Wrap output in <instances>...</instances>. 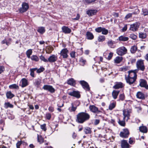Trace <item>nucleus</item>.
Here are the masks:
<instances>
[{"mask_svg":"<svg viewBox=\"0 0 148 148\" xmlns=\"http://www.w3.org/2000/svg\"><path fill=\"white\" fill-rule=\"evenodd\" d=\"M76 121L80 123H83L88 120L90 118V116L88 113L82 112L79 113L76 116Z\"/></svg>","mask_w":148,"mask_h":148,"instance_id":"1","label":"nucleus"},{"mask_svg":"<svg viewBox=\"0 0 148 148\" xmlns=\"http://www.w3.org/2000/svg\"><path fill=\"white\" fill-rule=\"evenodd\" d=\"M136 66L137 69L143 71L145 69L144 60L141 59L138 60L136 62Z\"/></svg>","mask_w":148,"mask_h":148,"instance_id":"2","label":"nucleus"},{"mask_svg":"<svg viewBox=\"0 0 148 148\" xmlns=\"http://www.w3.org/2000/svg\"><path fill=\"white\" fill-rule=\"evenodd\" d=\"M127 50L124 47H121L118 49L116 51L117 53L120 56H123L127 53Z\"/></svg>","mask_w":148,"mask_h":148,"instance_id":"3","label":"nucleus"},{"mask_svg":"<svg viewBox=\"0 0 148 148\" xmlns=\"http://www.w3.org/2000/svg\"><path fill=\"white\" fill-rule=\"evenodd\" d=\"M140 23L139 22H136L130 25L129 30L133 32H135L138 30L139 27Z\"/></svg>","mask_w":148,"mask_h":148,"instance_id":"4","label":"nucleus"},{"mask_svg":"<svg viewBox=\"0 0 148 148\" xmlns=\"http://www.w3.org/2000/svg\"><path fill=\"white\" fill-rule=\"evenodd\" d=\"M22 7L19 9V12L23 13L26 11L29 8L28 4L26 3H23L22 5Z\"/></svg>","mask_w":148,"mask_h":148,"instance_id":"5","label":"nucleus"},{"mask_svg":"<svg viewBox=\"0 0 148 148\" xmlns=\"http://www.w3.org/2000/svg\"><path fill=\"white\" fill-rule=\"evenodd\" d=\"M129 134V132L128 130L127 129H125L123 130L122 132H120V135L121 137L126 138L128 137Z\"/></svg>","mask_w":148,"mask_h":148,"instance_id":"6","label":"nucleus"},{"mask_svg":"<svg viewBox=\"0 0 148 148\" xmlns=\"http://www.w3.org/2000/svg\"><path fill=\"white\" fill-rule=\"evenodd\" d=\"M44 90H48L51 93H54L55 91V89L53 87L50 85H44L42 88Z\"/></svg>","mask_w":148,"mask_h":148,"instance_id":"7","label":"nucleus"},{"mask_svg":"<svg viewBox=\"0 0 148 148\" xmlns=\"http://www.w3.org/2000/svg\"><path fill=\"white\" fill-rule=\"evenodd\" d=\"M138 69L129 71L128 72V77L133 78H135V79H136L137 78L136 73L138 72Z\"/></svg>","mask_w":148,"mask_h":148,"instance_id":"8","label":"nucleus"},{"mask_svg":"<svg viewBox=\"0 0 148 148\" xmlns=\"http://www.w3.org/2000/svg\"><path fill=\"white\" fill-rule=\"evenodd\" d=\"M80 83L84 89L88 91L90 90V88L87 82L83 80L80 81Z\"/></svg>","mask_w":148,"mask_h":148,"instance_id":"9","label":"nucleus"},{"mask_svg":"<svg viewBox=\"0 0 148 148\" xmlns=\"http://www.w3.org/2000/svg\"><path fill=\"white\" fill-rule=\"evenodd\" d=\"M123 114L124 116L123 119L126 118L127 121L129 119L130 116V112L127 109H125L123 111Z\"/></svg>","mask_w":148,"mask_h":148,"instance_id":"10","label":"nucleus"},{"mask_svg":"<svg viewBox=\"0 0 148 148\" xmlns=\"http://www.w3.org/2000/svg\"><path fill=\"white\" fill-rule=\"evenodd\" d=\"M125 79L126 82L129 84L131 85L133 84L136 81L135 78H132L129 77H125Z\"/></svg>","mask_w":148,"mask_h":148,"instance_id":"11","label":"nucleus"},{"mask_svg":"<svg viewBox=\"0 0 148 148\" xmlns=\"http://www.w3.org/2000/svg\"><path fill=\"white\" fill-rule=\"evenodd\" d=\"M68 53V50L66 48L63 49L60 52V55L63 56L64 58H67L68 56L67 53Z\"/></svg>","mask_w":148,"mask_h":148,"instance_id":"12","label":"nucleus"},{"mask_svg":"<svg viewBox=\"0 0 148 148\" xmlns=\"http://www.w3.org/2000/svg\"><path fill=\"white\" fill-rule=\"evenodd\" d=\"M69 95L75 97L77 98H79L80 97V95L79 92L74 91L70 92L69 93Z\"/></svg>","mask_w":148,"mask_h":148,"instance_id":"13","label":"nucleus"},{"mask_svg":"<svg viewBox=\"0 0 148 148\" xmlns=\"http://www.w3.org/2000/svg\"><path fill=\"white\" fill-rule=\"evenodd\" d=\"M62 32L66 34H69L71 32V29L68 27L64 26H63L62 27Z\"/></svg>","mask_w":148,"mask_h":148,"instance_id":"14","label":"nucleus"},{"mask_svg":"<svg viewBox=\"0 0 148 148\" xmlns=\"http://www.w3.org/2000/svg\"><path fill=\"white\" fill-rule=\"evenodd\" d=\"M121 145L122 148H129V145L125 140H123L121 142Z\"/></svg>","mask_w":148,"mask_h":148,"instance_id":"15","label":"nucleus"},{"mask_svg":"<svg viewBox=\"0 0 148 148\" xmlns=\"http://www.w3.org/2000/svg\"><path fill=\"white\" fill-rule=\"evenodd\" d=\"M57 56L54 55H53L49 57L48 61L50 62H54L57 60Z\"/></svg>","mask_w":148,"mask_h":148,"instance_id":"16","label":"nucleus"},{"mask_svg":"<svg viewBox=\"0 0 148 148\" xmlns=\"http://www.w3.org/2000/svg\"><path fill=\"white\" fill-rule=\"evenodd\" d=\"M90 110L93 112L98 113L100 112V111L98 110V108L94 105L90 106L89 107Z\"/></svg>","mask_w":148,"mask_h":148,"instance_id":"17","label":"nucleus"},{"mask_svg":"<svg viewBox=\"0 0 148 148\" xmlns=\"http://www.w3.org/2000/svg\"><path fill=\"white\" fill-rule=\"evenodd\" d=\"M77 102H75L71 103V107L69 108V110H70V112H75L76 110L77 106L79 105H76L75 104V103Z\"/></svg>","mask_w":148,"mask_h":148,"instance_id":"18","label":"nucleus"},{"mask_svg":"<svg viewBox=\"0 0 148 148\" xmlns=\"http://www.w3.org/2000/svg\"><path fill=\"white\" fill-rule=\"evenodd\" d=\"M136 96L137 98L141 99H145L144 94L141 92H137L136 95Z\"/></svg>","mask_w":148,"mask_h":148,"instance_id":"19","label":"nucleus"},{"mask_svg":"<svg viewBox=\"0 0 148 148\" xmlns=\"http://www.w3.org/2000/svg\"><path fill=\"white\" fill-rule=\"evenodd\" d=\"M119 92V91L114 90L112 93V95L114 99H116L117 98Z\"/></svg>","mask_w":148,"mask_h":148,"instance_id":"20","label":"nucleus"},{"mask_svg":"<svg viewBox=\"0 0 148 148\" xmlns=\"http://www.w3.org/2000/svg\"><path fill=\"white\" fill-rule=\"evenodd\" d=\"M123 87V84L121 82H119L116 83L114 86L113 88L115 89H118L119 88H122Z\"/></svg>","mask_w":148,"mask_h":148,"instance_id":"21","label":"nucleus"},{"mask_svg":"<svg viewBox=\"0 0 148 148\" xmlns=\"http://www.w3.org/2000/svg\"><path fill=\"white\" fill-rule=\"evenodd\" d=\"M147 85V82L146 80L144 79H141L140 82V86L141 87L146 88Z\"/></svg>","mask_w":148,"mask_h":148,"instance_id":"22","label":"nucleus"},{"mask_svg":"<svg viewBox=\"0 0 148 148\" xmlns=\"http://www.w3.org/2000/svg\"><path fill=\"white\" fill-rule=\"evenodd\" d=\"M21 81L22 82V87L23 88L28 85L27 80L25 78H23L21 80Z\"/></svg>","mask_w":148,"mask_h":148,"instance_id":"23","label":"nucleus"},{"mask_svg":"<svg viewBox=\"0 0 148 148\" xmlns=\"http://www.w3.org/2000/svg\"><path fill=\"white\" fill-rule=\"evenodd\" d=\"M87 38L89 40H92L94 38V36L92 33L88 32L86 34Z\"/></svg>","mask_w":148,"mask_h":148,"instance_id":"24","label":"nucleus"},{"mask_svg":"<svg viewBox=\"0 0 148 148\" xmlns=\"http://www.w3.org/2000/svg\"><path fill=\"white\" fill-rule=\"evenodd\" d=\"M6 96L8 99H11L14 96V95L10 91L7 92L6 93Z\"/></svg>","mask_w":148,"mask_h":148,"instance_id":"25","label":"nucleus"},{"mask_svg":"<svg viewBox=\"0 0 148 148\" xmlns=\"http://www.w3.org/2000/svg\"><path fill=\"white\" fill-rule=\"evenodd\" d=\"M97 11L95 10H90L87 11V14L90 16H92L96 13Z\"/></svg>","mask_w":148,"mask_h":148,"instance_id":"26","label":"nucleus"},{"mask_svg":"<svg viewBox=\"0 0 148 148\" xmlns=\"http://www.w3.org/2000/svg\"><path fill=\"white\" fill-rule=\"evenodd\" d=\"M128 37L124 36H121L119 37V40L121 41H126L128 40Z\"/></svg>","mask_w":148,"mask_h":148,"instance_id":"27","label":"nucleus"},{"mask_svg":"<svg viewBox=\"0 0 148 148\" xmlns=\"http://www.w3.org/2000/svg\"><path fill=\"white\" fill-rule=\"evenodd\" d=\"M114 42L112 40H110L108 41L107 42V45L108 47L111 48H114Z\"/></svg>","mask_w":148,"mask_h":148,"instance_id":"28","label":"nucleus"},{"mask_svg":"<svg viewBox=\"0 0 148 148\" xmlns=\"http://www.w3.org/2000/svg\"><path fill=\"white\" fill-rule=\"evenodd\" d=\"M139 130L141 132L146 133L147 132V129L146 127L144 126H141L139 127Z\"/></svg>","mask_w":148,"mask_h":148,"instance_id":"29","label":"nucleus"},{"mask_svg":"<svg viewBox=\"0 0 148 148\" xmlns=\"http://www.w3.org/2000/svg\"><path fill=\"white\" fill-rule=\"evenodd\" d=\"M4 105V107L6 109H7L9 107L12 108L13 107V105L10 104L9 102H5Z\"/></svg>","mask_w":148,"mask_h":148,"instance_id":"30","label":"nucleus"},{"mask_svg":"<svg viewBox=\"0 0 148 148\" xmlns=\"http://www.w3.org/2000/svg\"><path fill=\"white\" fill-rule=\"evenodd\" d=\"M41 83V80L39 79H38L35 80L34 82V85L37 87H38Z\"/></svg>","mask_w":148,"mask_h":148,"instance_id":"31","label":"nucleus"},{"mask_svg":"<svg viewBox=\"0 0 148 148\" xmlns=\"http://www.w3.org/2000/svg\"><path fill=\"white\" fill-rule=\"evenodd\" d=\"M123 58L122 57L118 56L114 60L115 62L116 63H120L122 60Z\"/></svg>","mask_w":148,"mask_h":148,"instance_id":"32","label":"nucleus"},{"mask_svg":"<svg viewBox=\"0 0 148 148\" xmlns=\"http://www.w3.org/2000/svg\"><path fill=\"white\" fill-rule=\"evenodd\" d=\"M37 31L41 34H43L45 32L44 27H39L37 30Z\"/></svg>","mask_w":148,"mask_h":148,"instance_id":"33","label":"nucleus"},{"mask_svg":"<svg viewBox=\"0 0 148 148\" xmlns=\"http://www.w3.org/2000/svg\"><path fill=\"white\" fill-rule=\"evenodd\" d=\"M37 69V68H34L33 69H30V75L33 77H35V76L34 75V71H36Z\"/></svg>","mask_w":148,"mask_h":148,"instance_id":"34","label":"nucleus"},{"mask_svg":"<svg viewBox=\"0 0 148 148\" xmlns=\"http://www.w3.org/2000/svg\"><path fill=\"white\" fill-rule=\"evenodd\" d=\"M79 62L80 64L82 66H84L85 64L86 61L83 58H81L79 59Z\"/></svg>","mask_w":148,"mask_h":148,"instance_id":"35","label":"nucleus"},{"mask_svg":"<svg viewBox=\"0 0 148 148\" xmlns=\"http://www.w3.org/2000/svg\"><path fill=\"white\" fill-rule=\"evenodd\" d=\"M67 83L73 86L75 84V81L73 79L71 78L68 81Z\"/></svg>","mask_w":148,"mask_h":148,"instance_id":"36","label":"nucleus"},{"mask_svg":"<svg viewBox=\"0 0 148 148\" xmlns=\"http://www.w3.org/2000/svg\"><path fill=\"white\" fill-rule=\"evenodd\" d=\"M105 38L103 36H100L98 37L97 40L99 42H102L105 40Z\"/></svg>","mask_w":148,"mask_h":148,"instance_id":"37","label":"nucleus"},{"mask_svg":"<svg viewBox=\"0 0 148 148\" xmlns=\"http://www.w3.org/2000/svg\"><path fill=\"white\" fill-rule=\"evenodd\" d=\"M84 132L86 134H90L91 133L90 128L88 127H86L84 130Z\"/></svg>","mask_w":148,"mask_h":148,"instance_id":"38","label":"nucleus"},{"mask_svg":"<svg viewBox=\"0 0 148 148\" xmlns=\"http://www.w3.org/2000/svg\"><path fill=\"white\" fill-rule=\"evenodd\" d=\"M137 47L136 46H133L130 49V51L132 53H135L137 50Z\"/></svg>","mask_w":148,"mask_h":148,"instance_id":"39","label":"nucleus"},{"mask_svg":"<svg viewBox=\"0 0 148 148\" xmlns=\"http://www.w3.org/2000/svg\"><path fill=\"white\" fill-rule=\"evenodd\" d=\"M53 50V47H48L46 48V51L48 53H50Z\"/></svg>","mask_w":148,"mask_h":148,"instance_id":"40","label":"nucleus"},{"mask_svg":"<svg viewBox=\"0 0 148 148\" xmlns=\"http://www.w3.org/2000/svg\"><path fill=\"white\" fill-rule=\"evenodd\" d=\"M9 88L10 89H18L19 88V86H18L16 84H14L12 85H10Z\"/></svg>","mask_w":148,"mask_h":148,"instance_id":"41","label":"nucleus"},{"mask_svg":"<svg viewBox=\"0 0 148 148\" xmlns=\"http://www.w3.org/2000/svg\"><path fill=\"white\" fill-rule=\"evenodd\" d=\"M31 59L32 60H34L36 62L38 61L39 59L38 58L36 55H33L31 57Z\"/></svg>","mask_w":148,"mask_h":148,"instance_id":"42","label":"nucleus"},{"mask_svg":"<svg viewBox=\"0 0 148 148\" xmlns=\"http://www.w3.org/2000/svg\"><path fill=\"white\" fill-rule=\"evenodd\" d=\"M32 53V49H29L26 52V55L27 58H30V55Z\"/></svg>","mask_w":148,"mask_h":148,"instance_id":"43","label":"nucleus"},{"mask_svg":"<svg viewBox=\"0 0 148 148\" xmlns=\"http://www.w3.org/2000/svg\"><path fill=\"white\" fill-rule=\"evenodd\" d=\"M116 105V103H113L110 104L109 107V109L110 110H112L115 107Z\"/></svg>","mask_w":148,"mask_h":148,"instance_id":"44","label":"nucleus"},{"mask_svg":"<svg viewBox=\"0 0 148 148\" xmlns=\"http://www.w3.org/2000/svg\"><path fill=\"white\" fill-rule=\"evenodd\" d=\"M139 37L143 39L145 38L146 37V34L145 33L140 32L139 33Z\"/></svg>","mask_w":148,"mask_h":148,"instance_id":"45","label":"nucleus"},{"mask_svg":"<svg viewBox=\"0 0 148 148\" xmlns=\"http://www.w3.org/2000/svg\"><path fill=\"white\" fill-rule=\"evenodd\" d=\"M45 68L43 67H41L40 68L36 70V72L38 73H39L42 72L45 70Z\"/></svg>","mask_w":148,"mask_h":148,"instance_id":"46","label":"nucleus"},{"mask_svg":"<svg viewBox=\"0 0 148 148\" xmlns=\"http://www.w3.org/2000/svg\"><path fill=\"white\" fill-rule=\"evenodd\" d=\"M142 14L145 16L148 15V10L145 9H142Z\"/></svg>","mask_w":148,"mask_h":148,"instance_id":"47","label":"nucleus"},{"mask_svg":"<svg viewBox=\"0 0 148 148\" xmlns=\"http://www.w3.org/2000/svg\"><path fill=\"white\" fill-rule=\"evenodd\" d=\"M38 140L40 143H42L44 141V139L41 136H38Z\"/></svg>","mask_w":148,"mask_h":148,"instance_id":"48","label":"nucleus"},{"mask_svg":"<svg viewBox=\"0 0 148 148\" xmlns=\"http://www.w3.org/2000/svg\"><path fill=\"white\" fill-rule=\"evenodd\" d=\"M101 32L102 34L106 35L108 33V30L105 28L103 27Z\"/></svg>","mask_w":148,"mask_h":148,"instance_id":"49","label":"nucleus"},{"mask_svg":"<svg viewBox=\"0 0 148 148\" xmlns=\"http://www.w3.org/2000/svg\"><path fill=\"white\" fill-rule=\"evenodd\" d=\"M125 119L124 120V119H123V120L122 121H121L120 120H119L118 122L119 124L122 126H125Z\"/></svg>","mask_w":148,"mask_h":148,"instance_id":"50","label":"nucleus"},{"mask_svg":"<svg viewBox=\"0 0 148 148\" xmlns=\"http://www.w3.org/2000/svg\"><path fill=\"white\" fill-rule=\"evenodd\" d=\"M40 59L44 62H48V60L46 59L45 57L42 55L40 57Z\"/></svg>","mask_w":148,"mask_h":148,"instance_id":"51","label":"nucleus"},{"mask_svg":"<svg viewBox=\"0 0 148 148\" xmlns=\"http://www.w3.org/2000/svg\"><path fill=\"white\" fill-rule=\"evenodd\" d=\"M103 27H99L95 29V31L98 33L101 32H102Z\"/></svg>","mask_w":148,"mask_h":148,"instance_id":"52","label":"nucleus"},{"mask_svg":"<svg viewBox=\"0 0 148 148\" xmlns=\"http://www.w3.org/2000/svg\"><path fill=\"white\" fill-rule=\"evenodd\" d=\"M130 37V38L134 40H136L137 38V36L134 34H131Z\"/></svg>","mask_w":148,"mask_h":148,"instance_id":"53","label":"nucleus"},{"mask_svg":"<svg viewBox=\"0 0 148 148\" xmlns=\"http://www.w3.org/2000/svg\"><path fill=\"white\" fill-rule=\"evenodd\" d=\"M46 125V124H44L40 125L41 128L44 131H45L47 130Z\"/></svg>","mask_w":148,"mask_h":148,"instance_id":"54","label":"nucleus"},{"mask_svg":"<svg viewBox=\"0 0 148 148\" xmlns=\"http://www.w3.org/2000/svg\"><path fill=\"white\" fill-rule=\"evenodd\" d=\"M76 52L75 51H73L70 53L71 56L73 58H75V57Z\"/></svg>","mask_w":148,"mask_h":148,"instance_id":"55","label":"nucleus"},{"mask_svg":"<svg viewBox=\"0 0 148 148\" xmlns=\"http://www.w3.org/2000/svg\"><path fill=\"white\" fill-rule=\"evenodd\" d=\"M121 69L122 71H126L128 70V66H123Z\"/></svg>","mask_w":148,"mask_h":148,"instance_id":"56","label":"nucleus"},{"mask_svg":"<svg viewBox=\"0 0 148 148\" xmlns=\"http://www.w3.org/2000/svg\"><path fill=\"white\" fill-rule=\"evenodd\" d=\"M22 144V142L21 141L18 142L16 144L17 148H20V146H21Z\"/></svg>","mask_w":148,"mask_h":148,"instance_id":"57","label":"nucleus"},{"mask_svg":"<svg viewBox=\"0 0 148 148\" xmlns=\"http://www.w3.org/2000/svg\"><path fill=\"white\" fill-rule=\"evenodd\" d=\"M119 97L120 99L123 100L124 99V95L123 94H121L119 95Z\"/></svg>","mask_w":148,"mask_h":148,"instance_id":"58","label":"nucleus"},{"mask_svg":"<svg viewBox=\"0 0 148 148\" xmlns=\"http://www.w3.org/2000/svg\"><path fill=\"white\" fill-rule=\"evenodd\" d=\"M86 3H90L94 2L97 0H85Z\"/></svg>","mask_w":148,"mask_h":148,"instance_id":"59","label":"nucleus"},{"mask_svg":"<svg viewBox=\"0 0 148 148\" xmlns=\"http://www.w3.org/2000/svg\"><path fill=\"white\" fill-rule=\"evenodd\" d=\"M100 122V120L99 119H96L95 120L94 122V125H97Z\"/></svg>","mask_w":148,"mask_h":148,"instance_id":"60","label":"nucleus"},{"mask_svg":"<svg viewBox=\"0 0 148 148\" xmlns=\"http://www.w3.org/2000/svg\"><path fill=\"white\" fill-rule=\"evenodd\" d=\"M46 117L47 119H48V120L50 119L51 117V114L50 113H49L46 114Z\"/></svg>","mask_w":148,"mask_h":148,"instance_id":"61","label":"nucleus"},{"mask_svg":"<svg viewBox=\"0 0 148 148\" xmlns=\"http://www.w3.org/2000/svg\"><path fill=\"white\" fill-rule=\"evenodd\" d=\"M112 56H113V53H112L111 52L109 54V55L108 56L107 58H108V59L109 60H110L112 58Z\"/></svg>","mask_w":148,"mask_h":148,"instance_id":"62","label":"nucleus"},{"mask_svg":"<svg viewBox=\"0 0 148 148\" xmlns=\"http://www.w3.org/2000/svg\"><path fill=\"white\" fill-rule=\"evenodd\" d=\"M132 14L129 13L126 15V16L125 17V18L127 19H128L130 17H132Z\"/></svg>","mask_w":148,"mask_h":148,"instance_id":"63","label":"nucleus"},{"mask_svg":"<svg viewBox=\"0 0 148 148\" xmlns=\"http://www.w3.org/2000/svg\"><path fill=\"white\" fill-rule=\"evenodd\" d=\"M4 70V68L3 66H0V74L3 72Z\"/></svg>","mask_w":148,"mask_h":148,"instance_id":"64","label":"nucleus"}]
</instances>
